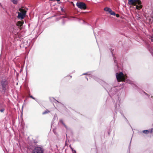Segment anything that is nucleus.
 <instances>
[{"instance_id": "nucleus-33", "label": "nucleus", "mask_w": 153, "mask_h": 153, "mask_svg": "<svg viewBox=\"0 0 153 153\" xmlns=\"http://www.w3.org/2000/svg\"><path fill=\"white\" fill-rule=\"evenodd\" d=\"M25 97V96L24 95L23 96V97L24 98Z\"/></svg>"}, {"instance_id": "nucleus-31", "label": "nucleus", "mask_w": 153, "mask_h": 153, "mask_svg": "<svg viewBox=\"0 0 153 153\" xmlns=\"http://www.w3.org/2000/svg\"><path fill=\"white\" fill-rule=\"evenodd\" d=\"M151 40L153 42V36L152 37H151L150 38Z\"/></svg>"}, {"instance_id": "nucleus-26", "label": "nucleus", "mask_w": 153, "mask_h": 153, "mask_svg": "<svg viewBox=\"0 0 153 153\" xmlns=\"http://www.w3.org/2000/svg\"><path fill=\"white\" fill-rule=\"evenodd\" d=\"M135 2H137L138 3V4H140L141 3V1H139V0H134Z\"/></svg>"}, {"instance_id": "nucleus-18", "label": "nucleus", "mask_w": 153, "mask_h": 153, "mask_svg": "<svg viewBox=\"0 0 153 153\" xmlns=\"http://www.w3.org/2000/svg\"><path fill=\"white\" fill-rule=\"evenodd\" d=\"M31 42L30 40H29L27 41V46H30V43Z\"/></svg>"}, {"instance_id": "nucleus-24", "label": "nucleus", "mask_w": 153, "mask_h": 153, "mask_svg": "<svg viewBox=\"0 0 153 153\" xmlns=\"http://www.w3.org/2000/svg\"><path fill=\"white\" fill-rule=\"evenodd\" d=\"M66 138L65 139V146H66V145H67V134L66 133Z\"/></svg>"}, {"instance_id": "nucleus-16", "label": "nucleus", "mask_w": 153, "mask_h": 153, "mask_svg": "<svg viewBox=\"0 0 153 153\" xmlns=\"http://www.w3.org/2000/svg\"><path fill=\"white\" fill-rule=\"evenodd\" d=\"M13 4H16L17 3L18 0H10Z\"/></svg>"}, {"instance_id": "nucleus-30", "label": "nucleus", "mask_w": 153, "mask_h": 153, "mask_svg": "<svg viewBox=\"0 0 153 153\" xmlns=\"http://www.w3.org/2000/svg\"><path fill=\"white\" fill-rule=\"evenodd\" d=\"M115 16H116L117 17H119V15L118 14H115Z\"/></svg>"}, {"instance_id": "nucleus-21", "label": "nucleus", "mask_w": 153, "mask_h": 153, "mask_svg": "<svg viewBox=\"0 0 153 153\" xmlns=\"http://www.w3.org/2000/svg\"><path fill=\"white\" fill-rule=\"evenodd\" d=\"M5 109V107L3 108H2L0 109V112H3L4 111Z\"/></svg>"}, {"instance_id": "nucleus-23", "label": "nucleus", "mask_w": 153, "mask_h": 153, "mask_svg": "<svg viewBox=\"0 0 153 153\" xmlns=\"http://www.w3.org/2000/svg\"><path fill=\"white\" fill-rule=\"evenodd\" d=\"M70 147L71 149V150H72V153H76V151L75 150H74L73 149L72 147H71L70 146Z\"/></svg>"}, {"instance_id": "nucleus-9", "label": "nucleus", "mask_w": 153, "mask_h": 153, "mask_svg": "<svg viewBox=\"0 0 153 153\" xmlns=\"http://www.w3.org/2000/svg\"><path fill=\"white\" fill-rule=\"evenodd\" d=\"M25 13H19L18 14V18L21 19H23L24 18L25 15Z\"/></svg>"}, {"instance_id": "nucleus-25", "label": "nucleus", "mask_w": 153, "mask_h": 153, "mask_svg": "<svg viewBox=\"0 0 153 153\" xmlns=\"http://www.w3.org/2000/svg\"><path fill=\"white\" fill-rule=\"evenodd\" d=\"M56 118H57V116L56 114H55L54 115V117H53V120H55L56 119Z\"/></svg>"}, {"instance_id": "nucleus-32", "label": "nucleus", "mask_w": 153, "mask_h": 153, "mask_svg": "<svg viewBox=\"0 0 153 153\" xmlns=\"http://www.w3.org/2000/svg\"><path fill=\"white\" fill-rule=\"evenodd\" d=\"M114 62L115 63H116L117 62L116 60L114 58Z\"/></svg>"}, {"instance_id": "nucleus-3", "label": "nucleus", "mask_w": 153, "mask_h": 153, "mask_svg": "<svg viewBox=\"0 0 153 153\" xmlns=\"http://www.w3.org/2000/svg\"><path fill=\"white\" fill-rule=\"evenodd\" d=\"M116 75L117 79L118 82L120 81L125 82L126 81V76L124 75L122 72H120L119 73H116ZM126 81L128 83H131V81L129 80L128 81L126 80Z\"/></svg>"}, {"instance_id": "nucleus-11", "label": "nucleus", "mask_w": 153, "mask_h": 153, "mask_svg": "<svg viewBox=\"0 0 153 153\" xmlns=\"http://www.w3.org/2000/svg\"><path fill=\"white\" fill-rule=\"evenodd\" d=\"M143 133L145 134H148L149 133H152V129H151L149 130H145L143 131Z\"/></svg>"}, {"instance_id": "nucleus-4", "label": "nucleus", "mask_w": 153, "mask_h": 153, "mask_svg": "<svg viewBox=\"0 0 153 153\" xmlns=\"http://www.w3.org/2000/svg\"><path fill=\"white\" fill-rule=\"evenodd\" d=\"M45 149L41 145L35 146L32 150V153H44Z\"/></svg>"}, {"instance_id": "nucleus-7", "label": "nucleus", "mask_w": 153, "mask_h": 153, "mask_svg": "<svg viewBox=\"0 0 153 153\" xmlns=\"http://www.w3.org/2000/svg\"><path fill=\"white\" fill-rule=\"evenodd\" d=\"M104 10L105 11L108 12L111 15L115 16V13L110 8L106 7L104 8Z\"/></svg>"}, {"instance_id": "nucleus-13", "label": "nucleus", "mask_w": 153, "mask_h": 153, "mask_svg": "<svg viewBox=\"0 0 153 153\" xmlns=\"http://www.w3.org/2000/svg\"><path fill=\"white\" fill-rule=\"evenodd\" d=\"M135 2L134 0H129L128 1V3L130 4H132Z\"/></svg>"}, {"instance_id": "nucleus-14", "label": "nucleus", "mask_w": 153, "mask_h": 153, "mask_svg": "<svg viewBox=\"0 0 153 153\" xmlns=\"http://www.w3.org/2000/svg\"><path fill=\"white\" fill-rule=\"evenodd\" d=\"M139 4V5L136 6V7L137 9H140L142 8V6L140 4Z\"/></svg>"}, {"instance_id": "nucleus-20", "label": "nucleus", "mask_w": 153, "mask_h": 153, "mask_svg": "<svg viewBox=\"0 0 153 153\" xmlns=\"http://www.w3.org/2000/svg\"><path fill=\"white\" fill-rule=\"evenodd\" d=\"M49 112H50L48 110H46V111H45L42 113V114H45L48 113Z\"/></svg>"}, {"instance_id": "nucleus-2", "label": "nucleus", "mask_w": 153, "mask_h": 153, "mask_svg": "<svg viewBox=\"0 0 153 153\" xmlns=\"http://www.w3.org/2000/svg\"><path fill=\"white\" fill-rule=\"evenodd\" d=\"M49 99L51 102H53L56 104L58 108L62 112L64 113L66 111V108L63 104L59 102L53 97H50Z\"/></svg>"}, {"instance_id": "nucleus-35", "label": "nucleus", "mask_w": 153, "mask_h": 153, "mask_svg": "<svg viewBox=\"0 0 153 153\" xmlns=\"http://www.w3.org/2000/svg\"><path fill=\"white\" fill-rule=\"evenodd\" d=\"M117 106H116V108H117Z\"/></svg>"}, {"instance_id": "nucleus-15", "label": "nucleus", "mask_w": 153, "mask_h": 153, "mask_svg": "<svg viewBox=\"0 0 153 153\" xmlns=\"http://www.w3.org/2000/svg\"><path fill=\"white\" fill-rule=\"evenodd\" d=\"M5 107V105L4 104L0 102V109L2 108H3Z\"/></svg>"}, {"instance_id": "nucleus-22", "label": "nucleus", "mask_w": 153, "mask_h": 153, "mask_svg": "<svg viewBox=\"0 0 153 153\" xmlns=\"http://www.w3.org/2000/svg\"><path fill=\"white\" fill-rule=\"evenodd\" d=\"M29 97L37 101V100L34 97H33L32 95H30L29 96Z\"/></svg>"}, {"instance_id": "nucleus-19", "label": "nucleus", "mask_w": 153, "mask_h": 153, "mask_svg": "<svg viewBox=\"0 0 153 153\" xmlns=\"http://www.w3.org/2000/svg\"><path fill=\"white\" fill-rule=\"evenodd\" d=\"M27 94L29 95V96L30 95V90L28 88H27Z\"/></svg>"}, {"instance_id": "nucleus-6", "label": "nucleus", "mask_w": 153, "mask_h": 153, "mask_svg": "<svg viewBox=\"0 0 153 153\" xmlns=\"http://www.w3.org/2000/svg\"><path fill=\"white\" fill-rule=\"evenodd\" d=\"M76 6L80 9H85L86 8V4L83 2H79L76 3Z\"/></svg>"}, {"instance_id": "nucleus-34", "label": "nucleus", "mask_w": 153, "mask_h": 153, "mask_svg": "<svg viewBox=\"0 0 153 153\" xmlns=\"http://www.w3.org/2000/svg\"><path fill=\"white\" fill-rule=\"evenodd\" d=\"M26 101V100H24V102H25Z\"/></svg>"}, {"instance_id": "nucleus-27", "label": "nucleus", "mask_w": 153, "mask_h": 153, "mask_svg": "<svg viewBox=\"0 0 153 153\" xmlns=\"http://www.w3.org/2000/svg\"><path fill=\"white\" fill-rule=\"evenodd\" d=\"M149 50L150 51V52L153 55V51H152V48H150L149 49Z\"/></svg>"}, {"instance_id": "nucleus-10", "label": "nucleus", "mask_w": 153, "mask_h": 153, "mask_svg": "<svg viewBox=\"0 0 153 153\" xmlns=\"http://www.w3.org/2000/svg\"><path fill=\"white\" fill-rule=\"evenodd\" d=\"M59 123L62 124L66 129H67V126L65 124L62 119H61L59 120Z\"/></svg>"}, {"instance_id": "nucleus-12", "label": "nucleus", "mask_w": 153, "mask_h": 153, "mask_svg": "<svg viewBox=\"0 0 153 153\" xmlns=\"http://www.w3.org/2000/svg\"><path fill=\"white\" fill-rule=\"evenodd\" d=\"M11 31H12V33H13L15 34H16V33H18V32H17V30L16 29H15L13 28L12 29V30H11Z\"/></svg>"}, {"instance_id": "nucleus-36", "label": "nucleus", "mask_w": 153, "mask_h": 153, "mask_svg": "<svg viewBox=\"0 0 153 153\" xmlns=\"http://www.w3.org/2000/svg\"><path fill=\"white\" fill-rule=\"evenodd\" d=\"M23 108V106L22 107V109Z\"/></svg>"}, {"instance_id": "nucleus-1", "label": "nucleus", "mask_w": 153, "mask_h": 153, "mask_svg": "<svg viewBox=\"0 0 153 153\" xmlns=\"http://www.w3.org/2000/svg\"><path fill=\"white\" fill-rule=\"evenodd\" d=\"M10 82L7 78H3L0 79V92L4 94L9 87Z\"/></svg>"}, {"instance_id": "nucleus-5", "label": "nucleus", "mask_w": 153, "mask_h": 153, "mask_svg": "<svg viewBox=\"0 0 153 153\" xmlns=\"http://www.w3.org/2000/svg\"><path fill=\"white\" fill-rule=\"evenodd\" d=\"M3 37V39L5 41V43H4V41H3L2 44V50L4 48V46L5 47V49H8V48L11 45V42L10 41H9L8 40H9V39L7 36L6 38L5 37L4 39Z\"/></svg>"}, {"instance_id": "nucleus-17", "label": "nucleus", "mask_w": 153, "mask_h": 153, "mask_svg": "<svg viewBox=\"0 0 153 153\" xmlns=\"http://www.w3.org/2000/svg\"><path fill=\"white\" fill-rule=\"evenodd\" d=\"M82 75H87V76L86 77V78L88 80V77H89L91 76V75L88 74V73H84L82 74Z\"/></svg>"}, {"instance_id": "nucleus-29", "label": "nucleus", "mask_w": 153, "mask_h": 153, "mask_svg": "<svg viewBox=\"0 0 153 153\" xmlns=\"http://www.w3.org/2000/svg\"><path fill=\"white\" fill-rule=\"evenodd\" d=\"M61 10L62 11V12L65 13V10L63 8H61Z\"/></svg>"}, {"instance_id": "nucleus-8", "label": "nucleus", "mask_w": 153, "mask_h": 153, "mask_svg": "<svg viewBox=\"0 0 153 153\" xmlns=\"http://www.w3.org/2000/svg\"><path fill=\"white\" fill-rule=\"evenodd\" d=\"M62 25H64L66 24L67 21V15H65L62 17Z\"/></svg>"}, {"instance_id": "nucleus-28", "label": "nucleus", "mask_w": 153, "mask_h": 153, "mask_svg": "<svg viewBox=\"0 0 153 153\" xmlns=\"http://www.w3.org/2000/svg\"><path fill=\"white\" fill-rule=\"evenodd\" d=\"M50 1H57V2H58V1H60V0H49Z\"/></svg>"}]
</instances>
